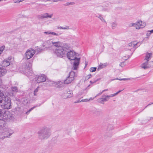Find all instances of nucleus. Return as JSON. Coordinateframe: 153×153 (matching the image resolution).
Wrapping results in <instances>:
<instances>
[{
  "instance_id": "ea45409f",
  "label": "nucleus",
  "mask_w": 153,
  "mask_h": 153,
  "mask_svg": "<svg viewBox=\"0 0 153 153\" xmlns=\"http://www.w3.org/2000/svg\"><path fill=\"white\" fill-rule=\"evenodd\" d=\"M125 65V62H121L120 64V66L121 67H123Z\"/></svg>"
},
{
  "instance_id": "680f3d73",
  "label": "nucleus",
  "mask_w": 153,
  "mask_h": 153,
  "mask_svg": "<svg viewBox=\"0 0 153 153\" xmlns=\"http://www.w3.org/2000/svg\"><path fill=\"white\" fill-rule=\"evenodd\" d=\"M0 92H1V91H0Z\"/></svg>"
},
{
  "instance_id": "7c9ffc66",
  "label": "nucleus",
  "mask_w": 153,
  "mask_h": 153,
  "mask_svg": "<svg viewBox=\"0 0 153 153\" xmlns=\"http://www.w3.org/2000/svg\"><path fill=\"white\" fill-rule=\"evenodd\" d=\"M5 47L4 46H2L0 47V55L2 53L3 51L4 50Z\"/></svg>"
},
{
  "instance_id": "7ed1b4c3",
  "label": "nucleus",
  "mask_w": 153,
  "mask_h": 153,
  "mask_svg": "<svg viewBox=\"0 0 153 153\" xmlns=\"http://www.w3.org/2000/svg\"><path fill=\"white\" fill-rule=\"evenodd\" d=\"M67 56L69 59L71 60H74L72 68L73 70H77L78 68V66L79 63L80 59L76 58V53L73 51H70L67 52Z\"/></svg>"
},
{
  "instance_id": "412c9836",
  "label": "nucleus",
  "mask_w": 153,
  "mask_h": 153,
  "mask_svg": "<svg viewBox=\"0 0 153 153\" xmlns=\"http://www.w3.org/2000/svg\"><path fill=\"white\" fill-rule=\"evenodd\" d=\"M97 17L99 18L102 22L107 24V22L106 21L102 15L98 14V16H97Z\"/></svg>"
},
{
  "instance_id": "2eb2a0df",
  "label": "nucleus",
  "mask_w": 153,
  "mask_h": 153,
  "mask_svg": "<svg viewBox=\"0 0 153 153\" xmlns=\"http://www.w3.org/2000/svg\"><path fill=\"white\" fill-rule=\"evenodd\" d=\"M63 48L65 52L66 53L67 51L70 49L71 47L70 45L68 44L65 43L63 45L61 46Z\"/></svg>"
},
{
  "instance_id": "a19ab883",
  "label": "nucleus",
  "mask_w": 153,
  "mask_h": 153,
  "mask_svg": "<svg viewBox=\"0 0 153 153\" xmlns=\"http://www.w3.org/2000/svg\"><path fill=\"white\" fill-rule=\"evenodd\" d=\"M24 0H18L16 1H14V3H19L22 1H24Z\"/></svg>"
},
{
  "instance_id": "c85d7f7f",
  "label": "nucleus",
  "mask_w": 153,
  "mask_h": 153,
  "mask_svg": "<svg viewBox=\"0 0 153 153\" xmlns=\"http://www.w3.org/2000/svg\"><path fill=\"white\" fill-rule=\"evenodd\" d=\"M49 84L50 85H53L56 86L57 83L53 81H51L49 82Z\"/></svg>"
},
{
  "instance_id": "4d7b16f0",
  "label": "nucleus",
  "mask_w": 153,
  "mask_h": 153,
  "mask_svg": "<svg viewBox=\"0 0 153 153\" xmlns=\"http://www.w3.org/2000/svg\"><path fill=\"white\" fill-rule=\"evenodd\" d=\"M54 1V2H56V1H57L55 0Z\"/></svg>"
},
{
  "instance_id": "13d9d810",
  "label": "nucleus",
  "mask_w": 153,
  "mask_h": 153,
  "mask_svg": "<svg viewBox=\"0 0 153 153\" xmlns=\"http://www.w3.org/2000/svg\"><path fill=\"white\" fill-rule=\"evenodd\" d=\"M87 87L85 89V90H86V89L87 88Z\"/></svg>"
},
{
  "instance_id": "58836bf2",
  "label": "nucleus",
  "mask_w": 153,
  "mask_h": 153,
  "mask_svg": "<svg viewBox=\"0 0 153 153\" xmlns=\"http://www.w3.org/2000/svg\"><path fill=\"white\" fill-rule=\"evenodd\" d=\"M108 90V89H105L104 90H103L102 92H100L98 94V95H97L96 97V96H97L98 95H101V94H102L105 91H107Z\"/></svg>"
},
{
  "instance_id": "5701e85b",
  "label": "nucleus",
  "mask_w": 153,
  "mask_h": 153,
  "mask_svg": "<svg viewBox=\"0 0 153 153\" xmlns=\"http://www.w3.org/2000/svg\"><path fill=\"white\" fill-rule=\"evenodd\" d=\"M114 128V126L112 124H108L107 126V129L108 131L112 130Z\"/></svg>"
},
{
  "instance_id": "5fc2aeb1",
  "label": "nucleus",
  "mask_w": 153,
  "mask_h": 153,
  "mask_svg": "<svg viewBox=\"0 0 153 153\" xmlns=\"http://www.w3.org/2000/svg\"><path fill=\"white\" fill-rule=\"evenodd\" d=\"M150 105V104H148L147 106H146L145 108H146L147 106H148V105Z\"/></svg>"
},
{
  "instance_id": "dca6fc26",
  "label": "nucleus",
  "mask_w": 153,
  "mask_h": 153,
  "mask_svg": "<svg viewBox=\"0 0 153 153\" xmlns=\"http://www.w3.org/2000/svg\"><path fill=\"white\" fill-rule=\"evenodd\" d=\"M7 73L6 70L3 68H0V76H2L5 74Z\"/></svg>"
},
{
  "instance_id": "052dcab7",
  "label": "nucleus",
  "mask_w": 153,
  "mask_h": 153,
  "mask_svg": "<svg viewBox=\"0 0 153 153\" xmlns=\"http://www.w3.org/2000/svg\"><path fill=\"white\" fill-rule=\"evenodd\" d=\"M2 88H4V87H3V86H2Z\"/></svg>"
},
{
  "instance_id": "8fccbe9b",
  "label": "nucleus",
  "mask_w": 153,
  "mask_h": 153,
  "mask_svg": "<svg viewBox=\"0 0 153 153\" xmlns=\"http://www.w3.org/2000/svg\"><path fill=\"white\" fill-rule=\"evenodd\" d=\"M58 29H63V27H61V26H60V27H57Z\"/></svg>"
},
{
  "instance_id": "f03ea898",
  "label": "nucleus",
  "mask_w": 153,
  "mask_h": 153,
  "mask_svg": "<svg viewBox=\"0 0 153 153\" xmlns=\"http://www.w3.org/2000/svg\"><path fill=\"white\" fill-rule=\"evenodd\" d=\"M37 134L39 139L41 140H46L51 136V130L48 127L44 126L38 132Z\"/></svg>"
},
{
  "instance_id": "0eeeda50",
  "label": "nucleus",
  "mask_w": 153,
  "mask_h": 153,
  "mask_svg": "<svg viewBox=\"0 0 153 153\" xmlns=\"http://www.w3.org/2000/svg\"><path fill=\"white\" fill-rule=\"evenodd\" d=\"M32 63L31 62H29L27 64L26 72L27 74L31 76L33 74V72L32 69Z\"/></svg>"
},
{
  "instance_id": "de8ad7c7",
  "label": "nucleus",
  "mask_w": 153,
  "mask_h": 153,
  "mask_svg": "<svg viewBox=\"0 0 153 153\" xmlns=\"http://www.w3.org/2000/svg\"><path fill=\"white\" fill-rule=\"evenodd\" d=\"M122 90H120L119 91H118L117 92V93H115V94H114V96L116 95H117L120 92H121Z\"/></svg>"
},
{
  "instance_id": "cd10ccee",
  "label": "nucleus",
  "mask_w": 153,
  "mask_h": 153,
  "mask_svg": "<svg viewBox=\"0 0 153 153\" xmlns=\"http://www.w3.org/2000/svg\"><path fill=\"white\" fill-rule=\"evenodd\" d=\"M12 89L13 92H16L18 91V89L17 87H12Z\"/></svg>"
},
{
  "instance_id": "39448f33",
  "label": "nucleus",
  "mask_w": 153,
  "mask_h": 153,
  "mask_svg": "<svg viewBox=\"0 0 153 153\" xmlns=\"http://www.w3.org/2000/svg\"><path fill=\"white\" fill-rule=\"evenodd\" d=\"M36 51L32 48L27 50L25 53V58L29 59L33 57Z\"/></svg>"
},
{
  "instance_id": "a18cd8bd",
  "label": "nucleus",
  "mask_w": 153,
  "mask_h": 153,
  "mask_svg": "<svg viewBox=\"0 0 153 153\" xmlns=\"http://www.w3.org/2000/svg\"><path fill=\"white\" fill-rule=\"evenodd\" d=\"M98 79H97V80H95V81H90V82L92 84H93V83H95L97 81H98Z\"/></svg>"
},
{
  "instance_id": "bf43d9fd",
  "label": "nucleus",
  "mask_w": 153,
  "mask_h": 153,
  "mask_svg": "<svg viewBox=\"0 0 153 153\" xmlns=\"http://www.w3.org/2000/svg\"><path fill=\"white\" fill-rule=\"evenodd\" d=\"M93 109H94V110L96 109L95 108H94Z\"/></svg>"
},
{
  "instance_id": "20e7f679",
  "label": "nucleus",
  "mask_w": 153,
  "mask_h": 153,
  "mask_svg": "<svg viewBox=\"0 0 153 153\" xmlns=\"http://www.w3.org/2000/svg\"><path fill=\"white\" fill-rule=\"evenodd\" d=\"M62 47L56 48L53 50V53L57 56L62 58L65 56L66 53Z\"/></svg>"
},
{
  "instance_id": "6ab92c4d",
  "label": "nucleus",
  "mask_w": 153,
  "mask_h": 153,
  "mask_svg": "<svg viewBox=\"0 0 153 153\" xmlns=\"http://www.w3.org/2000/svg\"><path fill=\"white\" fill-rule=\"evenodd\" d=\"M3 130L9 133V136H11L12 134L13 133V131L11 129L8 128L7 126L6 129H5V130Z\"/></svg>"
},
{
  "instance_id": "864d4df0",
  "label": "nucleus",
  "mask_w": 153,
  "mask_h": 153,
  "mask_svg": "<svg viewBox=\"0 0 153 153\" xmlns=\"http://www.w3.org/2000/svg\"><path fill=\"white\" fill-rule=\"evenodd\" d=\"M71 4H74V2H72V3H71Z\"/></svg>"
},
{
  "instance_id": "e433bc0d",
  "label": "nucleus",
  "mask_w": 153,
  "mask_h": 153,
  "mask_svg": "<svg viewBox=\"0 0 153 153\" xmlns=\"http://www.w3.org/2000/svg\"><path fill=\"white\" fill-rule=\"evenodd\" d=\"M63 29L64 30H68L70 29V28L69 26H65L64 27H63Z\"/></svg>"
},
{
  "instance_id": "3c124183",
  "label": "nucleus",
  "mask_w": 153,
  "mask_h": 153,
  "mask_svg": "<svg viewBox=\"0 0 153 153\" xmlns=\"http://www.w3.org/2000/svg\"><path fill=\"white\" fill-rule=\"evenodd\" d=\"M149 31L151 33H153V30H151Z\"/></svg>"
},
{
  "instance_id": "a211bd4d",
  "label": "nucleus",
  "mask_w": 153,
  "mask_h": 153,
  "mask_svg": "<svg viewBox=\"0 0 153 153\" xmlns=\"http://www.w3.org/2000/svg\"><path fill=\"white\" fill-rule=\"evenodd\" d=\"M152 54L151 53H148L146 54V56L144 60L149 62V60L152 57Z\"/></svg>"
},
{
  "instance_id": "72a5a7b5",
  "label": "nucleus",
  "mask_w": 153,
  "mask_h": 153,
  "mask_svg": "<svg viewBox=\"0 0 153 153\" xmlns=\"http://www.w3.org/2000/svg\"><path fill=\"white\" fill-rule=\"evenodd\" d=\"M97 69L96 67L91 68L90 69V71L91 72H94Z\"/></svg>"
},
{
  "instance_id": "4468645a",
  "label": "nucleus",
  "mask_w": 153,
  "mask_h": 153,
  "mask_svg": "<svg viewBox=\"0 0 153 153\" xmlns=\"http://www.w3.org/2000/svg\"><path fill=\"white\" fill-rule=\"evenodd\" d=\"M52 16V14L50 15L48 13H46L39 16L38 17L40 19H44L46 18H51Z\"/></svg>"
},
{
  "instance_id": "393cba45",
  "label": "nucleus",
  "mask_w": 153,
  "mask_h": 153,
  "mask_svg": "<svg viewBox=\"0 0 153 153\" xmlns=\"http://www.w3.org/2000/svg\"><path fill=\"white\" fill-rule=\"evenodd\" d=\"M53 42L54 41L52 39L48 40L46 42L47 44L50 45H53Z\"/></svg>"
},
{
  "instance_id": "ddd939ff",
  "label": "nucleus",
  "mask_w": 153,
  "mask_h": 153,
  "mask_svg": "<svg viewBox=\"0 0 153 153\" xmlns=\"http://www.w3.org/2000/svg\"><path fill=\"white\" fill-rule=\"evenodd\" d=\"M137 43L135 41L132 42L128 44V46L130 48V50L132 49L134 51L136 48V46L137 45Z\"/></svg>"
},
{
  "instance_id": "b1692460",
  "label": "nucleus",
  "mask_w": 153,
  "mask_h": 153,
  "mask_svg": "<svg viewBox=\"0 0 153 153\" xmlns=\"http://www.w3.org/2000/svg\"><path fill=\"white\" fill-rule=\"evenodd\" d=\"M107 66V64L106 63H104V64L100 63V65H99L98 69L99 70L102 68H103Z\"/></svg>"
},
{
  "instance_id": "37998d69",
  "label": "nucleus",
  "mask_w": 153,
  "mask_h": 153,
  "mask_svg": "<svg viewBox=\"0 0 153 153\" xmlns=\"http://www.w3.org/2000/svg\"><path fill=\"white\" fill-rule=\"evenodd\" d=\"M129 79V78H123L121 79H119V80H121H121H128Z\"/></svg>"
},
{
  "instance_id": "a878e982",
  "label": "nucleus",
  "mask_w": 153,
  "mask_h": 153,
  "mask_svg": "<svg viewBox=\"0 0 153 153\" xmlns=\"http://www.w3.org/2000/svg\"><path fill=\"white\" fill-rule=\"evenodd\" d=\"M117 25V23L116 22H113L111 23V27L114 29L116 28Z\"/></svg>"
},
{
  "instance_id": "1a4fd4ad",
  "label": "nucleus",
  "mask_w": 153,
  "mask_h": 153,
  "mask_svg": "<svg viewBox=\"0 0 153 153\" xmlns=\"http://www.w3.org/2000/svg\"><path fill=\"white\" fill-rule=\"evenodd\" d=\"M12 59L13 58L12 57H9L7 59H4L2 62V66L4 67H7L9 65Z\"/></svg>"
},
{
  "instance_id": "4be33fe9",
  "label": "nucleus",
  "mask_w": 153,
  "mask_h": 153,
  "mask_svg": "<svg viewBox=\"0 0 153 153\" xmlns=\"http://www.w3.org/2000/svg\"><path fill=\"white\" fill-rule=\"evenodd\" d=\"M61 42L59 41L54 42L53 44V46L56 47V48L59 47H61Z\"/></svg>"
},
{
  "instance_id": "f704fd0d",
  "label": "nucleus",
  "mask_w": 153,
  "mask_h": 153,
  "mask_svg": "<svg viewBox=\"0 0 153 153\" xmlns=\"http://www.w3.org/2000/svg\"><path fill=\"white\" fill-rule=\"evenodd\" d=\"M35 106L31 108L30 110H29L28 111H27V112H26V114H28V113H29L32 110H33L35 108Z\"/></svg>"
},
{
  "instance_id": "f8f14e48",
  "label": "nucleus",
  "mask_w": 153,
  "mask_h": 153,
  "mask_svg": "<svg viewBox=\"0 0 153 153\" xmlns=\"http://www.w3.org/2000/svg\"><path fill=\"white\" fill-rule=\"evenodd\" d=\"M6 128L5 122L3 120L0 119V129L5 130Z\"/></svg>"
},
{
  "instance_id": "c9c22d12",
  "label": "nucleus",
  "mask_w": 153,
  "mask_h": 153,
  "mask_svg": "<svg viewBox=\"0 0 153 153\" xmlns=\"http://www.w3.org/2000/svg\"><path fill=\"white\" fill-rule=\"evenodd\" d=\"M91 76V74L87 75L85 77V79H88Z\"/></svg>"
},
{
  "instance_id": "9b49d317",
  "label": "nucleus",
  "mask_w": 153,
  "mask_h": 153,
  "mask_svg": "<svg viewBox=\"0 0 153 153\" xmlns=\"http://www.w3.org/2000/svg\"><path fill=\"white\" fill-rule=\"evenodd\" d=\"M150 65L149 62L143 60V62L140 66L141 68L146 69L150 68Z\"/></svg>"
},
{
  "instance_id": "423d86ee",
  "label": "nucleus",
  "mask_w": 153,
  "mask_h": 153,
  "mask_svg": "<svg viewBox=\"0 0 153 153\" xmlns=\"http://www.w3.org/2000/svg\"><path fill=\"white\" fill-rule=\"evenodd\" d=\"M75 73L73 71L70 72L67 78L64 80V83L66 84H69L74 80L75 76Z\"/></svg>"
},
{
  "instance_id": "c756f323",
  "label": "nucleus",
  "mask_w": 153,
  "mask_h": 153,
  "mask_svg": "<svg viewBox=\"0 0 153 153\" xmlns=\"http://www.w3.org/2000/svg\"><path fill=\"white\" fill-rule=\"evenodd\" d=\"M39 89V87H38L34 91V94L35 96L36 95V93L38 91Z\"/></svg>"
},
{
  "instance_id": "4c0bfd02",
  "label": "nucleus",
  "mask_w": 153,
  "mask_h": 153,
  "mask_svg": "<svg viewBox=\"0 0 153 153\" xmlns=\"http://www.w3.org/2000/svg\"><path fill=\"white\" fill-rule=\"evenodd\" d=\"M42 51V50L40 48H38L36 50V51L38 52H40Z\"/></svg>"
},
{
  "instance_id": "c03bdc74",
  "label": "nucleus",
  "mask_w": 153,
  "mask_h": 153,
  "mask_svg": "<svg viewBox=\"0 0 153 153\" xmlns=\"http://www.w3.org/2000/svg\"><path fill=\"white\" fill-rule=\"evenodd\" d=\"M151 33H150V32L149 31H148V32L146 34V36L148 37L149 36L151 35Z\"/></svg>"
},
{
  "instance_id": "6e6552de",
  "label": "nucleus",
  "mask_w": 153,
  "mask_h": 153,
  "mask_svg": "<svg viewBox=\"0 0 153 153\" xmlns=\"http://www.w3.org/2000/svg\"><path fill=\"white\" fill-rule=\"evenodd\" d=\"M136 29L138 30L146 26V24L145 22L138 20L136 22Z\"/></svg>"
},
{
  "instance_id": "09e8293b",
  "label": "nucleus",
  "mask_w": 153,
  "mask_h": 153,
  "mask_svg": "<svg viewBox=\"0 0 153 153\" xmlns=\"http://www.w3.org/2000/svg\"><path fill=\"white\" fill-rule=\"evenodd\" d=\"M2 85H3V84L2 83V80L1 79H0V86H1Z\"/></svg>"
},
{
  "instance_id": "473e14b6",
  "label": "nucleus",
  "mask_w": 153,
  "mask_h": 153,
  "mask_svg": "<svg viewBox=\"0 0 153 153\" xmlns=\"http://www.w3.org/2000/svg\"><path fill=\"white\" fill-rule=\"evenodd\" d=\"M136 25H136V22L135 23H131L129 24V26L130 27H135L136 28Z\"/></svg>"
},
{
  "instance_id": "79ce46f5",
  "label": "nucleus",
  "mask_w": 153,
  "mask_h": 153,
  "mask_svg": "<svg viewBox=\"0 0 153 153\" xmlns=\"http://www.w3.org/2000/svg\"><path fill=\"white\" fill-rule=\"evenodd\" d=\"M149 63L150 65V68L153 67V61L149 62Z\"/></svg>"
},
{
  "instance_id": "f257e3e1",
  "label": "nucleus",
  "mask_w": 153,
  "mask_h": 153,
  "mask_svg": "<svg viewBox=\"0 0 153 153\" xmlns=\"http://www.w3.org/2000/svg\"><path fill=\"white\" fill-rule=\"evenodd\" d=\"M0 105L3 109H8L11 108L10 98L6 94L0 92Z\"/></svg>"
},
{
  "instance_id": "49530a36",
  "label": "nucleus",
  "mask_w": 153,
  "mask_h": 153,
  "mask_svg": "<svg viewBox=\"0 0 153 153\" xmlns=\"http://www.w3.org/2000/svg\"><path fill=\"white\" fill-rule=\"evenodd\" d=\"M115 96L114 94H111V95H107L106 97H107L110 98V97H113Z\"/></svg>"
},
{
  "instance_id": "9d476101",
  "label": "nucleus",
  "mask_w": 153,
  "mask_h": 153,
  "mask_svg": "<svg viewBox=\"0 0 153 153\" xmlns=\"http://www.w3.org/2000/svg\"><path fill=\"white\" fill-rule=\"evenodd\" d=\"M35 79V81H37V83H40L45 81L46 77L44 75H42L36 77Z\"/></svg>"
},
{
  "instance_id": "603ef678",
  "label": "nucleus",
  "mask_w": 153,
  "mask_h": 153,
  "mask_svg": "<svg viewBox=\"0 0 153 153\" xmlns=\"http://www.w3.org/2000/svg\"><path fill=\"white\" fill-rule=\"evenodd\" d=\"M1 114V109H0V115Z\"/></svg>"
},
{
  "instance_id": "aec40b11",
  "label": "nucleus",
  "mask_w": 153,
  "mask_h": 153,
  "mask_svg": "<svg viewBox=\"0 0 153 153\" xmlns=\"http://www.w3.org/2000/svg\"><path fill=\"white\" fill-rule=\"evenodd\" d=\"M44 33L45 34L48 35L50 34H51L52 35H53L55 36H58V33H57L54 32H51L50 31H45L44 32Z\"/></svg>"
},
{
  "instance_id": "6e6d98bb",
  "label": "nucleus",
  "mask_w": 153,
  "mask_h": 153,
  "mask_svg": "<svg viewBox=\"0 0 153 153\" xmlns=\"http://www.w3.org/2000/svg\"><path fill=\"white\" fill-rule=\"evenodd\" d=\"M54 1V2H56V1H57L55 0Z\"/></svg>"
},
{
  "instance_id": "bb28decb",
  "label": "nucleus",
  "mask_w": 153,
  "mask_h": 153,
  "mask_svg": "<svg viewBox=\"0 0 153 153\" xmlns=\"http://www.w3.org/2000/svg\"><path fill=\"white\" fill-rule=\"evenodd\" d=\"M107 96V95H104V96L105 97L101 99L102 100V101L103 102L104 101H108V100H109V98L107 97L106 96Z\"/></svg>"
},
{
  "instance_id": "f3484780",
  "label": "nucleus",
  "mask_w": 153,
  "mask_h": 153,
  "mask_svg": "<svg viewBox=\"0 0 153 153\" xmlns=\"http://www.w3.org/2000/svg\"><path fill=\"white\" fill-rule=\"evenodd\" d=\"M65 97L66 98H70L73 96L72 92L71 91H69L65 93Z\"/></svg>"
},
{
  "instance_id": "2f4dec72",
  "label": "nucleus",
  "mask_w": 153,
  "mask_h": 153,
  "mask_svg": "<svg viewBox=\"0 0 153 153\" xmlns=\"http://www.w3.org/2000/svg\"><path fill=\"white\" fill-rule=\"evenodd\" d=\"M90 99H85L82 100H81L80 101H79L80 102H87L90 100Z\"/></svg>"
}]
</instances>
